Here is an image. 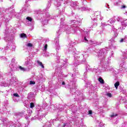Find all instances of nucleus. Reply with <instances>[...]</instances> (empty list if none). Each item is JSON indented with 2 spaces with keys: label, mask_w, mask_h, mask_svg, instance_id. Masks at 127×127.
Masks as SVG:
<instances>
[{
  "label": "nucleus",
  "mask_w": 127,
  "mask_h": 127,
  "mask_svg": "<svg viewBox=\"0 0 127 127\" xmlns=\"http://www.w3.org/2000/svg\"><path fill=\"white\" fill-rule=\"evenodd\" d=\"M114 42H115V39L112 38L111 39L110 41H109V43H114Z\"/></svg>",
  "instance_id": "nucleus-47"
},
{
  "label": "nucleus",
  "mask_w": 127,
  "mask_h": 127,
  "mask_svg": "<svg viewBox=\"0 0 127 127\" xmlns=\"http://www.w3.org/2000/svg\"><path fill=\"white\" fill-rule=\"evenodd\" d=\"M55 43L56 45V50L57 51L60 49V46L59 45V36H58L55 38Z\"/></svg>",
  "instance_id": "nucleus-16"
},
{
  "label": "nucleus",
  "mask_w": 127,
  "mask_h": 127,
  "mask_svg": "<svg viewBox=\"0 0 127 127\" xmlns=\"http://www.w3.org/2000/svg\"><path fill=\"white\" fill-rule=\"evenodd\" d=\"M8 32H9V31H8V29H7L5 30L4 33H5V34H7L8 33Z\"/></svg>",
  "instance_id": "nucleus-53"
},
{
  "label": "nucleus",
  "mask_w": 127,
  "mask_h": 127,
  "mask_svg": "<svg viewBox=\"0 0 127 127\" xmlns=\"http://www.w3.org/2000/svg\"><path fill=\"white\" fill-rule=\"evenodd\" d=\"M105 24H102V26H105Z\"/></svg>",
  "instance_id": "nucleus-63"
},
{
  "label": "nucleus",
  "mask_w": 127,
  "mask_h": 127,
  "mask_svg": "<svg viewBox=\"0 0 127 127\" xmlns=\"http://www.w3.org/2000/svg\"><path fill=\"white\" fill-rule=\"evenodd\" d=\"M125 8H127V6H126V5H122L121 6V9H125Z\"/></svg>",
  "instance_id": "nucleus-49"
},
{
  "label": "nucleus",
  "mask_w": 127,
  "mask_h": 127,
  "mask_svg": "<svg viewBox=\"0 0 127 127\" xmlns=\"http://www.w3.org/2000/svg\"><path fill=\"white\" fill-rule=\"evenodd\" d=\"M26 19V24H27L28 26H31L34 22L33 20H32V18L30 17H27Z\"/></svg>",
  "instance_id": "nucleus-18"
},
{
  "label": "nucleus",
  "mask_w": 127,
  "mask_h": 127,
  "mask_svg": "<svg viewBox=\"0 0 127 127\" xmlns=\"http://www.w3.org/2000/svg\"><path fill=\"white\" fill-rule=\"evenodd\" d=\"M9 67L10 69L9 73H11L13 71L17 70L18 66H17V62L15 61V59H12L11 64H9Z\"/></svg>",
  "instance_id": "nucleus-10"
},
{
  "label": "nucleus",
  "mask_w": 127,
  "mask_h": 127,
  "mask_svg": "<svg viewBox=\"0 0 127 127\" xmlns=\"http://www.w3.org/2000/svg\"><path fill=\"white\" fill-rule=\"evenodd\" d=\"M7 10H8L9 11H10V13H11L12 15H14L15 16H16L17 13L15 12V11H14V10H13L12 8H9L8 9H6L5 11H6Z\"/></svg>",
  "instance_id": "nucleus-23"
},
{
  "label": "nucleus",
  "mask_w": 127,
  "mask_h": 127,
  "mask_svg": "<svg viewBox=\"0 0 127 127\" xmlns=\"http://www.w3.org/2000/svg\"><path fill=\"white\" fill-rule=\"evenodd\" d=\"M103 42H97L96 41H92L90 40L88 42L89 44L90 45H93V46H96V45H101V43H102Z\"/></svg>",
  "instance_id": "nucleus-20"
},
{
  "label": "nucleus",
  "mask_w": 127,
  "mask_h": 127,
  "mask_svg": "<svg viewBox=\"0 0 127 127\" xmlns=\"http://www.w3.org/2000/svg\"><path fill=\"white\" fill-rule=\"evenodd\" d=\"M14 97H17V98H19V95L17 93L13 94Z\"/></svg>",
  "instance_id": "nucleus-51"
},
{
  "label": "nucleus",
  "mask_w": 127,
  "mask_h": 127,
  "mask_svg": "<svg viewBox=\"0 0 127 127\" xmlns=\"http://www.w3.org/2000/svg\"><path fill=\"white\" fill-rule=\"evenodd\" d=\"M0 59H5V60H7V59L5 58L4 57H0Z\"/></svg>",
  "instance_id": "nucleus-57"
},
{
  "label": "nucleus",
  "mask_w": 127,
  "mask_h": 127,
  "mask_svg": "<svg viewBox=\"0 0 127 127\" xmlns=\"http://www.w3.org/2000/svg\"><path fill=\"white\" fill-rule=\"evenodd\" d=\"M35 62H36L38 65H39V66H40L42 69H44V65L40 61L37 60L35 61Z\"/></svg>",
  "instance_id": "nucleus-25"
},
{
  "label": "nucleus",
  "mask_w": 127,
  "mask_h": 127,
  "mask_svg": "<svg viewBox=\"0 0 127 127\" xmlns=\"http://www.w3.org/2000/svg\"><path fill=\"white\" fill-rule=\"evenodd\" d=\"M43 127H51V126H50V125H49V122L47 123L45 126H43Z\"/></svg>",
  "instance_id": "nucleus-42"
},
{
  "label": "nucleus",
  "mask_w": 127,
  "mask_h": 127,
  "mask_svg": "<svg viewBox=\"0 0 127 127\" xmlns=\"http://www.w3.org/2000/svg\"><path fill=\"white\" fill-rule=\"evenodd\" d=\"M91 69H92V68H90V66L89 64H86V71L84 72V74H83V77L84 78V79H86V78H87V72H91Z\"/></svg>",
  "instance_id": "nucleus-19"
},
{
  "label": "nucleus",
  "mask_w": 127,
  "mask_h": 127,
  "mask_svg": "<svg viewBox=\"0 0 127 127\" xmlns=\"http://www.w3.org/2000/svg\"><path fill=\"white\" fill-rule=\"evenodd\" d=\"M116 20H117V21L121 22V23H122V21H123V19H122V18H121L120 17H118L116 18Z\"/></svg>",
  "instance_id": "nucleus-39"
},
{
  "label": "nucleus",
  "mask_w": 127,
  "mask_h": 127,
  "mask_svg": "<svg viewBox=\"0 0 127 127\" xmlns=\"http://www.w3.org/2000/svg\"><path fill=\"white\" fill-rule=\"evenodd\" d=\"M36 104L35 103L31 102L30 103V108L31 109H33L36 106Z\"/></svg>",
  "instance_id": "nucleus-35"
},
{
  "label": "nucleus",
  "mask_w": 127,
  "mask_h": 127,
  "mask_svg": "<svg viewBox=\"0 0 127 127\" xmlns=\"http://www.w3.org/2000/svg\"><path fill=\"white\" fill-rule=\"evenodd\" d=\"M117 116H118V114H113V115H112L111 116V117L112 118V119H114V118H116V117H117Z\"/></svg>",
  "instance_id": "nucleus-44"
},
{
  "label": "nucleus",
  "mask_w": 127,
  "mask_h": 127,
  "mask_svg": "<svg viewBox=\"0 0 127 127\" xmlns=\"http://www.w3.org/2000/svg\"><path fill=\"white\" fill-rule=\"evenodd\" d=\"M30 85H35V81H30Z\"/></svg>",
  "instance_id": "nucleus-48"
},
{
  "label": "nucleus",
  "mask_w": 127,
  "mask_h": 127,
  "mask_svg": "<svg viewBox=\"0 0 127 127\" xmlns=\"http://www.w3.org/2000/svg\"><path fill=\"white\" fill-rule=\"evenodd\" d=\"M15 45L14 44H11L10 46L9 47H8V45H7V46L5 47L4 49L2 48L0 49V50H2L3 51H5V50H7L8 49H10V50H12V51L15 50Z\"/></svg>",
  "instance_id": "nucleus-15"
},
{
  "label": "nucleus",
  "mask_w": 127,
  "mask_h": 127,
  "mask_svg": "<svg viewBox=\"0 0 127 127\" xmlns=\"http://www.w3.org/2000/svg\"><path fill=\"white\" fill-rule=\"evenodd\" d=\"M92 22L93 23V27H96L98 24L97 23V20L99 19L100 20H102L103 17L101 16V12L96 11L93 13L91 16Z\"/></svg>",
  "instance_id": "nucleus-7"
},
{
  "label": "nucleus",
  "mask_w": 127,
  "mask_h": 127,
  "mask_svg": "<svg viewBox=\"0 0 127 127\" xmlns=\"http://www.w3.org/2000/svg\"><path fill=\"white\" fill-rule=\"evenodd\" d=\"M55 75L58 77L59 82H60V83L62 84L64 87H65V88H70L69 92L70 94H72V95L74 96V100H76V101H79L80 102H81L82 100H84L85 95L81 93V91L77 89V86H76V84H75V83H76V81H77V79L75 78V74H70V76H71L72 78L67 81L68 83L67 84L68 86L65 85L66 83L64 81L61 80L63 78V77H67V75L63 74V72L61 69H56Z\"/></svg>",
  "instance_id": "nucleus-3"
},
{
  "label": "nucleus",
  "mask_w": 127,
  "mask_h": 127,
  "mask_svg": "<svg viewBox=\"0 0 127 127\" xmlns=\"http://www.w3.org/2000/svg\"><path fill=\"white\" fill-rule=\"evenodd\" d=\"M115 21H116V19L111 18L108 21V24H113V23H115Z\"/></svg>",
  "instance_id": "nucleus-28"
},
{
  "label": "nucleus",
  "mask_w": 127,
  "mask_h": 127,
  "mask_svg": "<svg viewBox=\"0 0 127 127\" xmlns=\"http://www.w3.org/2000/svg\"><path fill=\"white\" fill-rule=\"evenodd\" d=\"M19 69H20L21 71H25V68H24V67H22L21 66H19Z\"/></svg>",
  "instance_id": "nucleus-45"
},
{
  "label": "nucleus",
  "mask_w": 127,
  "mask_h": 127,
  "mask_svg": "<svg viewBox=\"0 0 127 127\" xmlns=\"http://www.w3.org/2000/svg\"><path fill=\"white\" fill-rule=\"evenodd\" d=\"M40 15L41 16H43L41 21L43 25H47V24H48V21H49L50 19H54L55 18V16L49 15V12H46L45 13L42 14Z\"/></svg>",
  "instance_id": "nucleus-6"
},
{
  "label": "nucleus",
  "mask_w": 127,
  "mask_h": 127,
  "mask_svg": "<svg viewBox=\"0 0 127 127\" xmlns=\"http://www.w3.org/2000/svg\"><path fill=\"white\" fill-rule=\"evenodd\" d=\"M68 53L74 56V65L77 66L80 64H83L86 62V59L89 57L88 52L82 51L81 52L76 51V48L73 45L70 44L68 47Z\"/></svg>",
  "instance_id": "nucleus-4"
},
{
  "label": "nucleus",
  "mask_w": 127,
  "mask_h": 127,
  "mask_svg": "<svg viewBox=\"0 0 127 127\" xmlns=\"http://www.w3.org/2000/svg\"><path fill=\"white\" fill-rule=\"evenodd\" d=\"M80 9H81V10L84 11H86V10H87V7H83L82 8V7H81Z\"/></svg>",
  "instance_id": "nucleus-41"
},
{
  "label": "nucleus",
  "mask_w": 127,
  "mask_h": 127,
  "mask_svg": "<svg viewBox=\"0 0 127 127\" xmlns=\"http://www.w3.org/2000/svg\"><path fill=\"white\" fill-rule=\"evenodd\" d=\"M34 97H35V95H34V93H33V92H30L28 94V98L29 100H30L31 98H33V101H34Z\"/></svg>",
  "instance_id": "nucleus-24"
},
{
  "label": "nucleus",
  "mask_w": 127,
  "mask_h": 127,
  "mask_svg": "<svg viewBox=\"0 0 127 127\" xmlns=\"http://www.w3.org/2000/svg\"><path fill=\"white\" fill-rule=\"evenodd\" d=\"M4 107H6V106H7V104H8V102L6 100L4 102Z\"/></svg>",
  "instance_id": "nucleus-50"
},
{
  "label": "nucleus",
  "mask_w": 127,
  "mask_h": 127,
  "mask_svg": "<svg viewBox=\"0 0 127 127\" xmlns=\"http://www.w3.org/2000/svg\"><path fill=\"white\" fill-rule=\"evenodd\" d=\"M0 120L2 122L3 124H6V119H3L2 117H0Z\"/></svg>",
  "instance_id": "nucleus-38"
},
{
  "label": "nucleus",
  "mask_w": 127,
  "mask_h": 127,
  "mask_svg": "<svg viewBox=\"0 0 127 127\" xmlns=\"http://www.w3.org/2000/svg\"><path fill=\"white\" fill-rule=\"evenodd\" d=\"M70 6L72 9H80L81 6L77 1H72L71 2Z\"/></svg>",
  "instance_id": "nucleus-14"
},
{
  "label": "nucleus",
  "mask_w": 127,
  "mask_h": 127,
  "mask_svg": "<svg viewBox=\"0 0 127 127\" xmlns=\"http://www.w3.org/2000/svg\"><path fill=\"white\" fill-rule=\"evenodd\" d=\"M106 96H107L108 97H109V98H112V94L110 93H107Z\"/></svg>",
  "instance_id": "nucleus-46"
},
{
  "label": "nucleus",
  "mask_w": 127,
  "mask_h": 127,
  "mask_svg": "<svg viewBox=\"0 0 127 127\" xmlns=\"http://www.w3.org/2000/svg\"><path fill=\"white\" fill-rule=\"evenodd\" d=\"M110 47L111 48H114V49H116V47L114 46V45H112V44H111V46L110 45Z\"/></svg>",
  "instance_id": "nucleus-56"
},
{
  "label": "nucleus",
  "mask_w": 127,
  "mask_h": 127,
  "mask_svg": "<svg viewBox=\"0 0 127 127\" xmlns=\"http://www.w3.org/2000/svg\"><path fill=\"white\" fill-rule=\"evenodd\" d=\"M78 127H85V126H84V125H83V124H78Z\"/></svg>",
  "instance_id": "nucleus-54"
},
{
  "label": "nucleus",
  "mask_w": 127,
  "mask_h": 127,
  "mask_svg": "<svg viewBox=\"0 0 127 127\" xmlns=\"http://www.w3.org/2000/svg\"><path fill=\"white\" fill-rule=\"evenodd\" d=\"M101 49H105V50H106V53H105L104 55H105V61H108L109 62V64H105V65H108L109 64H110L111 63V59H112V57H114V56H115V54L114 53L113 51H112L111 53V54L110 55V56L108 58V59H106V58L107 57V53H108V51H109V48H103Z\"/></svg>",
  "instance_id": "nucleus-12"
},
{
  "label": "nucleus",
  "mask_w": 127,
  "mask_h": 127,
  "mask_svg": "<svg viewBox=\"0 0 127 127\" xmlns=\"http://www.w3.org/2000/svg\"><path fill=\"white\" fill-rule=\"evenodd\" d=\"M1 8H0V13H1Z\"/></svg>",
  "instance_id": "nucleus-62"
},
{
  "label": "nucleus",
  "mask_w": 127,
  "mask_h": 127,
  "mask_svg": "<svg viewBox=\"0 0 127 127\" xmlns=\"http://www.w3.org/2000/svg\"><path fill=\"white\" fill-rule=\"evenodd\" d=\"M58 61H56V62L57 63H59L60 62V66H61V69H64V68L68 66V62L67 61V59L64 60H61L60 59V57H58L57 58Z\"/></svg>",
  "instance_id": "nucleus-9"
},
{
  "label": "nucleus",
  "mask_w": 127,
  "mask_h": 127,
  "mask_svg": "<svg viewBox=\"0 0 127 127\" xmlns=\"http://www.w3.org/2000/svg\"><path fill=\"white\" fill-rule=\"evenodd\" d=\"M85 86L86 88H92V84H91L90 81H87V82L86 83Z\"/></svg>",
  "instance_id": "nucleus-29"
},
{
  "label": "nucleus",
  "mask_w": 127,
  "mask_h": 127,
  "mask_svg": "<svg viewBox=\"0 0 127 127\" xmlns=\"http://www.w3.org/2000/svg\"><path fill=\"white\" fill-rule=\"evenodd\" d=\"M121 24L122 26L126 27V26H127V19L122 20V21H121Z\"/></svg>",
  "instance_id": "nucleus-27"
},
{
  "label": "nucleus",
  "mask_w": 127,
  "mask_h": 127,
  "mask_svg": "<svg viewBox=\"0 0 127 127\" xmlns=\"http://www.w3.org/2000/svg\"><path fill=\"white\" fill-rule=\"evenodd\" d=\"M44 108H45V105H44L42 107L38 106L36 110L37 115L31 118V121H34V120L42 121V119L46 116V109H45Z\"/></svg>",
  "instance_id": "nucleus-5"
},
{
  "label": "nucleus",
  "mask_w": 127,
  "mask_h": 127,
  "mask_svg": "<svg viewBox=\"0 0 127 127\" xmlns=\"http://www.w3.org/2000/svg\"><path fill=\"white\" fill-rule=\"evenodd\" d=\"M68 108L70 109L72 113L73 114H75V112H77L78 111V108L76 107L74 104H72V105H70Z\"/></svg>",
  "instance_id": "nucleus-21"
},
{
  "label": "nucleus",
  "mask_w": 127,
  "mask_h": 127,
  "mask_svg": "<svg viewBox=\"0 0 127 127\" xmlns=\"http://www.w3.org/2000/svg\"><path fill=\"white\" fill-rule=\"evenodd\" d=\"M7 127H28V123L26 124H21L19 123H17L16 125H12V122H8L7 124Z\"/></svg>",
  "instance_id": "nucleus-11"
},
{
  "label": "nucleus",
  "mask_w": 127,
  "mask_h": 127,
  "mask_svg": "<svg viewBox=\"0 0 127 127\" xmlns=\"http://www.w3.org/2000/svg\"><path fill=\"white\" fill-rule=\"evenodd\" d=\"M39 78H40L39 80L40 81H44V80H45V77H44L43 75H40Z\"/></svg>",
  "instance_id": "nucleus-37"
},
{
  "label": "nucleus",
  "mask_w": 127,
  "mask_h": 127,
  "mask_svg": "<svg viewBox=\"0 0 127 127\" xmlns=\"http://www.w3.org/2000/svg\"><path fill=\"white\" fill-rule=\"evenodd\" d=\"M121 2L122 1L121 0H117L114 2V4L118 6L121 4Z\"/></svg>",
  "instance_id": "nucleus-32"
},
{
  "label": "nucleus",
  "mask_w": 127,
  "mask_h": 127,
  "mask_svg": "<svg viewBox=\"0 0 127 127\" xmlns=\"http://www.w3.org/2000/svg\"><path fill=\"white\" fill-rule=\"evenodd\" d=\"M26 46L28 47H33V45L30 43H28Z\"/></svg>",
  "instance_id": "nucleus-43"
},
{
  "label": "nucleus",
  "mask_w": 127,
  "mask_h": 127,
  "mask_svg": "<svg viewBox=\"0 0 127 127\" xmlns=\"http://www.w3.org/2000/svg\"><path fill=\"white\" fill-rule=\"evenodd\" d=\"M27 113L28 114V116H29V117H30V116H31V114H32V110H30V109H28Z\"/></svg>",
  "instance_id": "nucleus-33"
},
{
  "label": "nucleus",
  "mask_w": 127,
  "mask_h": 127,
  "mask_svg": "<svg viewBox=\"0 0 127 127\" xmlns=\"http://www.w3.org/2000/svg\"><path fill=\"white\" fill-rule=\"evenodd\" d=\"M22 11H25L26 10V7H24L23 9H22Z\"/></svg>",
  "instance_id": "nucleus-58"
},
{
  "label": "nucleus",
  "mask_w": 127,
  "mask_h": 127,
  "mask_svg": "<svg viewBox=\"0 0 127 127\" xmlns=\"http://www.w3.org/2000/svg\"><path fill=\"white\" fill-rule=\"evenodd\" d=\"M43 106H45L44 109L46 110V113H47L48 111H50V112H52L53 113L54 112H55V111H56V112H62V111H63V108H61V109L60 108H57L55 107V106L54 105H51L48 107L46 103H44V104H43L42 106H40V107H43Z\"/></svg>",
  "instance_id": "nucleus-8"
},
{
  "label": "nucleus",
  "mask_w": 127,
  "mask_h": 127,
  "mask_svg": "<svg viewBox=\"0 0 127 127\" xmlns=\"http://www.w3.org/2000/svg\"><path fill=\"white\" fill-rule=\"evenodd\" d=\"M50 6H51V3H50V2H49L48 8H49Z\"/></svg>",
  "instance_id": "nucleus-59"
},
{
  "label": "nucleus",
  "mask_w": 127,
  "mask_h": 127,
  "mask_svg": "<svg viewBox=\"0 0 127 127\" xmlns=\"http://www.w3.org/2000/svg\"><path fill=\"white\" fill-rule=\"evenodd\" d=\"M106 7H109V4H107L106 5H105Z\"/></svg>",
  "instance_id": "nucleus-60"
},
{
  "label": "nucleus",
  "mask_w": 127,
  "mask_h": 127,
  "mask_svg": "<svg viewBox=\"0 0 127 127\" xmlns=\"http://www.w3.org/2000/svg\"><path fill=\"white\" fill-rule=\"evenodd\" d=\"M93 112H92V110L88 111V115H92Z\"/></svg>",
  "instance_id": "nucleus-52"
},
{
  "label": "nucleus",
  "mask_w": 127,
  "mask_h": 127,
  "mask_svg": "<svg viewBox=\"0 0 127 127\" xmlns=\"http://www.w3.org/2000/svg\"><path fill=\"white\" fill-rule=\"evenodd\" d=\"M15 82H16V78L13 77L10 80L9 82L8 83L9 86H12L13 84H15Z\"/></svg>",
  "instance_id": "nucleus-22"
},
{
  "label": "nucleus",
  "mask_w": 127,
  "mask_h": 127,
  "mask_svg": "<svg viewBox=\"0 0 127 127\" xmlns=\"http://www.w3.org/2000/svg\"><path fill=\"white\" fill-rule=\"evenodd\" d=\"M54 0L55 1V5H56V6H57V7H59V6H60V5H61V2H62H62H64H64H62H62H58L56 0Z\"/></svg>",
  "instance_id": "nucleus-30"
},
{
  "label": "nucleus",
  "mask_w": 127,
  "mask_h": 127,
  "mask_svg": "<svg viewBox=\"0 0 127 127\" xmlns=\"http://www.w3.org/2000/svg\"><path fill=\"white\" fill-rule=\"evenodd\" d=\"M123 92L125 93H126V91L125 90H123Z\"/></svg>",
  "instance_id": "nucleus-64"
},
{
  "label": "nucleus",
  "mask_w": 127,
  "mask_h": 127,
  "mask_svg": "<svg viewBox=\"0 0 127 127\" xmlns=\"http://www.w3.org/2000/svg\"><path fill=\"white\" fill-rule=\"evenodd\" d=\"M114 86L116 89H118V87L120 86V82L117 81L116 83H115Z\"/></svg>",
  "instance_id": "nucleus-36"
},
{
  "label": "nucleus",
  "mask_w": 127,
  "mask_h": 127,
  "mask_svg": "<svg viewBox=\"0 0 127 127\" xmlns=\"http://www.w3.org/2000/svg\"><path fill=\"white\" fill-rule=\"evenodd\" d=\"M60 1H62L64 4H67L69 1L71 2V0H60Z\"/></svg>",
  "instance_id": "nucleus-31"
},
{
  "label": "nucleus",
  "mask_w": 127,
  "mask_h": 127,
  "mask_svg": "<svg viewBox=\"0 0 127 127\" xmlns=\"http://www.w3.org/2000/svg\"><path fill=\"white\" fill-rule=\"evenodd\" d=\"M47 50V44H46L44 46V50L45 51H46Z\"/></svg>",
  "instance_id": "nucleus-55"
},
{
  "label": "nucleus",
  "mask_w": 127,
  "mask_h": 127,
  "mask_svg": "<svg viewBox=\"0 0 127 127\" xmlns=\"http://www.w3.org/2000/svg\"><path fill=\"white\" fill-rule=\"evenodd\" d=\"M124 14H126V15H127V11H126V12H125V13H124Z\"/></svg>",
  "instance_id": "nucleus-61"
},
{
  "label": "nucleus",
  "mask_w": 127,
  "mask_h": 127,
  "mask_svg": "<svg viewBox=\"0 0 127 127\" xmlns=\"http://www.w3.org/2000/svg\"><path fill=\"white\" fill-rule=\"evenodd\" d=\"M70 123H67L64 121L61 122L60 124H59L58 127H70Z\"/></svg>",
  "instance_id": "nucleus-17"
},
{
  "label": "nucleus",
  "mask_w": 127,
  "mask_h": 127,
  "mask_svg": "<svg viewBox=\"0 0 127 127\" xmlns=\"http://www.w3.org/2000/svg\"><path fill=\"white\" fill-rule=\"evenodd\" d=\"M59 16L61 19V28L57 32L58 36L60 35L59 33L62 31V29L66 30V31H71V33L75 34H78L79 32H80L82 35H84L82 37V42H88L90 39L89 33L88 31H85L83 29L80 30L79 26L81 25V22L76 20H72L69 23V25H67L65 22H63L65 20L64 15L61 14L59 15Z\"/></svg>",
  "instance_id": "nucleus-2"
},
{
  "label": "nucleus",
  "mask_w": 127,
  "mask_h": 127,
  "mask_svg": "<svg viewBox=\"0 0 127 127\" xmlns=\"http://www.w3.org/2000/svg\"><path fill=\"white\" fill-rule=\"evenodd\" d=\"M127 35L125 36V37L122 38L120 40V43H123V42H127Z\"/></svg>",
  "instance_id": "nucleus-26"
},
{
  "label": "nucleus",
  "mask_w": 127,
  "mask_h": 127,
  "mask_svg": "<svg viewBox=\"0 0 127 127\" xmlns=\"http://www.w3.org/2000/svg\"><path fill=\"white\" fill-rule=\"evenodd\" d=\"M97 55L98 56V60L100 61V64L99 65V67L97 68L94 67L91 68L90 72L93 73H102V72H108L111 71L113 75L115 77L118 76V74L120 72H125L126 71V65H125V62H123L120 64V69L117 68L114 69L112 68L109 65H106L105 64H109L110 62L106 61V53H107V50L105 49L98 50L97 52Z\"/></svg>",
  "instance_id": "nucleus-1"
},
{
  "label": "nucleus",
  "mask_w": 127,
  "mask_h": 127,
  "mask_svg": "<svg viewBox=\"0 0 127 127\" xmlns=\"http://www.w3.org/2000/svg\"><path fill=\"white\" fill-rule=\"evenodd\" d=\"M24 65L27 67L28 69H30L33 65V61L30 59L27 58L25 59Z\"/></svg>",
  "instance_id": "nucleus-13"
},
{
  "label": "nucleus",
  "mask_w": 127,
  "mask_h": 127,
  "mask_svg": "<svg viewBox=\"0 0 127 127\" xmlns=\"http://www.w3.org/2000/svg\"><path fill=\"white\" fill-rule=\"evenodd\" d=\"M98 81L101 83V84H104L105 83L104 79L102 78V77H99L98 78Z\"/></svg>",
  "instance_id": "nucleus-34"
},
{
  "label": "nucleus",
  "mask_w": 127,
  "mask_h": 127,
  "mask_svg": "<svg viewBox=\"0 0 127 127\" xmlns=\"http://www.w3.org/2000/svg\"><path fill=\"white\" fill-rule=\"evenodd\" d=\"M20 37H21V38H26V34L22 33L20 35Z\"/></svg>",
  "instance_id": "nucleus-40"
}]
</instances>
